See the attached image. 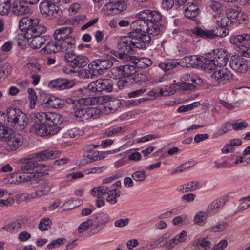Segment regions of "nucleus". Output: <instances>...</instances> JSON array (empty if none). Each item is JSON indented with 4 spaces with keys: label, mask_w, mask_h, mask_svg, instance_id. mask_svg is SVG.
<instances>
[{
    "label": "nucleus",
    "mask_w": 250,
    "mask_h": 250,
    "mask_svg": "<svg viewBox=\"0 0 250 250\" xmlns=\"http://www.w3.org/2000/svg\"><path fill=\"white\" fill-rule=\"evenodd\" d=\"M228 59V54L224 50L218 51L214 59L209 58L210 63L208 65V68H211V70H208V73L211 74V78L218 83L224 84L227 81L232 78L233 75L229 71L225 68H218L216 67L225 66Z\"/></svg>",
    "instance_id": "f03ea898"
},
{
    "label": "nucleus",
    "mask_w": 250,
    "mask_h": 250,
    "mask_svg": "<svg viewBox=\"0 0 250 250\" xmlns=\"http://www.w3.org/2000/svg\"><path fill=\"white\" fill-rule=\"evenodd\" d=\"M121 187V182L118 181L113 184L109 190L108 196L106 199V201L111 204H114L117 202V197L120 196V191L116 190L118 187Z\"/></svg>",
    "instance_id": "6ab92c4d"
},
{
    "label": "nucleus",
    "mask_w": 250,
    "mask_h": 250,
    "mask_svg": "<svg viewBox=\"0 0 250 250\" xmlns=\"http://www.w3.org/2000/svg\"><path fill=\"white\" fill-rule=\"evenodd\" d=\"M32 131L41 136L56 134L59 131L58 125L62 121V117L53 112H37L33 114Z\"/></svg>",
    "instance_id": "f257e3e1"
},
{
    "label": "nucleus",
    "mask_w": 250,
    "mask_h": 250,
    "mask_svg": "<svg viewBox=\"0 0 250 250\" xmlns=\"http://www.w3.org/2000/svg\"><path fill=\"white\" fill-rule=\"evenodd\" d=\"M226 13L227 17L230 21H232V22L234 20H235L236 21H240V15L241 14V13L237 10L232 8H229L226 10Z\"/></svg>",
    "instance_id": "58836bf2"
},
{
    "label": "nucleus",
    "mask_w": 250,
    "mask_h": 250,
    "mask_svg": "<svg viewBox=\"0 0 250 250\" xmlns=\"http://www.w3.org/2000/svg\"><path fill=\"white\" fill-rule=\"evenodd\" d=\"M57 151L45 150L33 154L37 161H44L49 159H54L59 155Z\"/></svg>",
    "instance_id": "a211bd4d"
},
{
    "label": "nucleus",
    "mask_w": 250,
    "mask_h": 250,
    "mask_svg": "<svg viewBox=\"0 0 250 250\" xmlns=\"http://www.w3.org/2000/svg\"><path fill=\"white\" fill-rule=\"evenodd\" d=\"M96 110L92 107L78 109L72 114L76 118L81 119L82 121L87 120L89 119H95L98 116L96 114Z\"/></svg>",
    "instance_id": "dca6fc26"
},
{
    "label": "nucleus",
    "mask_w": 250,
    "mask_h": 250,
    "mask_svg": "<svg viewBox=\"0 0 250 250\" xmlns=\"http://www.w3.org/2000/svg\"><path fill=\"white\" fill-rule=\"evenodd\" d=\"M7 124L18 130H22L27 125L28 119L20 110L11 107L7 109Z\"/></svg>",
    "instance_id": "0eeeda50"
},
{
    "label": "nucleus",
    "mask_w": 250,
    "mask_h": 250,
    "mask_svg": "<svg viewBox=\"0 0 250 250\" xmlns=\"http://www.w3.org/2000/svg\"><path fill=\"white\" fill-rule=\"evenodd\" d=\"M229 65L233 70L241 73H245L249 68L247 61L241 56H232L230 60Z\"/></svg>",
    "instance_id": "4468645a"
},
{
    "label": "nucleus",
    "mask_w": 250,
    "mask_h": 250,
    "mask_svg": "<svg viewBox=\"0 0 250 250\" xmlns=\"http://www.w3.org/2000/svg\"><path fill=\"white\" fill-rule=\"evenodd\" d=\"M176 86L174 84H171L170 86H166L164 89L160 88L161 96H166L167 95H172L175 93L176 91Z\"/></svg>",
    "instance_id": "49530a36"
},
{
    "label": "nucleus",
    "mask_w": 250,
    "mask_h": 250,
    "mask_svg": "<svg viewBox=\"0 0 250 250\" xmlns=\"http://www.w3.org/2000/svg\"><path fill=\"white\" fill-rule=\"evenodd\" d=\"M93 221L89 219L81 224L78 227V230L79 233H82L86 230L90 226H92Z\"/></svg>",
    "instance_id": "13d9d810"
},
{
    "label": "nucleus",
    "mask_w": 250,
    "mask_h": 250,
    "mask_svg": "<svg viewBox=\"0 0 250 250\" xmlns=\"http://www.w3.org/2000/svg\"><path fill=\"white\" fill-rule=\"evenodd\" d=\"M199 186V183L197 181H191L187 184L182 185L178 187V191L182 193H187L197 190Z\"/></svg>",
    "instance_id": "c756f323"
},
{
    "label": "nucleus",
    "mask_w": 250,
    "mask_h": 250,
    "mask_svg": "<svg viewBox=\"0 0 250 250\" xmlns=\"http://www.w3.org/2000/svg\"><path fill=\"white\" fill-rule=\"evenodd\" d=\"M12 67L8 63H0V81H3L11 73Z\"/></svg>",
    "instance_id": "72a5a7b5"
},
{
    "label": "nucleus",
    "mask_w": 250,
    "mask_h": 250,
    "mask_svg": "<svg viewBox=\"0 0 250 250\" xmlns=\"http://www.w3.org/2000/svg\"><path fill=\"white\" fill-rule=\"evenodd\" d=\"M15 0H0V14L7 15L11 10L12 2Z\"/></svg>",
    "instance_id": "473e14b6"
},
{
    "label": "nucleus",
    "mask_w": 250,
    "mask_h": 250,
    "mask_svg": "<svg viewBox=\"0 0 250 250\" xmlns=\"http://www.w3.org/2000/svg\"><path fill=\"white\" fill-rule=\"evenodd\" d=\"M183 59L186 62L187 65L188 64L192 67H201L208 73V70H211V68H208V65L209 64L208 63H210L208 57L190 55L185 57Z\"/></svg>",
    "instance_id": "9b49d317"
},
{
    "label": "nucleus",
    "mask_w": 250,
    "mask_h": 250,
    "mask_svg": "<svg viewBox=\"0 0 250 250\" xmlns=\"http://www.w3.org/2000/svg\"><path fill=\"white\" fill-rule=\"evenodd\" d=\"M138 19L131 24V28L134 31L133 34L144 32L146 30L150 21L159 22L162 20L161 14L156 11L148 9L143 10L138 13Z\"/></svg>",
    "instance_id": "7ed1b4c3"
},
{
    "label": "nucleus",
    "mask_w": 250,
    "mask_h": 250,
    "mask_svg": "<svg viewBox=\"0 0 250 250\" xmlns=\"http://www.w3.org/2000/svg\"><path fill=\"white\" fill-rule=\"evenodd\" d=\"M250 40V35L244 34L238 35L230 39V42L233 44L240 48V50L244 53H249V46L247 43Z\"/></svg>",
    "instance_id": "2eb2a0df"
},
{
    "label": "nucleus",
    "mask_w": 250,
    "mask_h": 250,
    "mask_svg": "<svg viewBox=\"0 0 250 250\" xmlns=\"http://www.w3.org/2000/svg\"><path fill=\"white\" fill-rule=\"evenodd\" d=\"M109 188L105 187H99L94 188L91 191V194L94 196H97L98 198H100L102 196L109 193Z\"/></svg>",
    "instance_id": "ea45409f"
},
{
    "label": "nucleus",
    "mask_w": 250,
    "mask_h": 250,
    "mask_svg": "<svg viewBox=\"0 0 250 250\" xmlns=\"http://www.w3.org/2000/svg\"><path fill=\"white\" fill-rule=\"evenodd\" d=\"M10 137V139H7V144L12 150L17 149L23 143V137L20 134H17Z\"/></svg>",
    "instance_id": "5701e85b"
},
{
    "label": "nucleus",
    "mask_w": 250,
    "mask_h": 250,
    "mask_svg": "<svg viewBox=\"0 0 250 250\" xmlns=\"http://www.w3.org/2000/svg\"><path fill=\"white\" fill-rule=\"evenodd\" d=\"M28 92L29 94V99L30 100L29 107L31 109H33L35 106L37 97L33 88H28Z\"/></svg>",
    "instance_id": "de8ad7c7"
},
{
    "label": "nucleus",
    "mask_w": 250,
    "mask_h": 250,
    "mask_svg": "<svg viewBox=\"0 0 250 250\" xmlns=\"http://www.w3.org/2000/svg\"><path fill=\"white\" fill-rule=\"evenodd\" d=\"M211 243L210 241L207 240L206 238H202L198 239L195 244V246H201L205 249L210 248Z\"/></svg>",
    "instance_id": "bf43d9fd"
},
{
    "label": "nucleus",
    "mask_w": 250,
    "mask_h": 250,
    "mask_svg": "<svg viewBox=\"0 0 250 250\" xmlns=\"http://www.w3.org/2000/svg\"><path fill=\"white\" fill-rule=\"evenodd\" d=\"M222 21L217 24L219 28L217 27L216 32L215 30H203L196 27L191 29V33L198 37L205 39H213L217 37H225L229 33V30L225 27L231 26L232 21H230L227 17H223Z\"/></svg>",
    "instance_id": "423d86ee"
},
{
    "label": "nucleus",
    "mask_w": 250,
    "mask_h": 250,
    "mask_svg": "<svg viewBox=\"0 0 250 250\" xmlns=\"http://www.w3.org/2000/svg\"><path fill=\"white\" fill-rule=\"evenodd\" d=\"M41 173H26L19 176L20 182L30 181L32 187L40 186V189L36 191V195L42 196L47 194L53 187V184L48 180L41 178Z\"/></svg>",
    "instance_id": "20e7f679"
},
{
    "label": "nucleus",
    "mask_w": 250,
    "mask_h": 250,
    "mask_svg": "<svg viewBox=\"0 0 250 250\" xmlns=\"http://www.w3.org/2000/svg\"><path fill=\"white\" fill-rule=\"evenodd\" d=\"M75 84V83L73 80L62 79L61 85L60 90L70 88L73 87Z\"/></svg>",
    "instance_id": "6e6d98bb"
},
{
    "label": "nucleus",
    "mask_w": 250,
    "mask_h": 250,
    "mask_svg": "<svg viewBox=\"0 0 250 250\" xmlns=\"http://www.w3.org/2000/svg\"><path fill=\"white\" fill-rule=\"evenodd\" d=\"M155 21H150L146 30V33L153 36L159 35L161 32L163 27L161 24H158Z\"/></svg>",
    "instance_id": "2f4dec72"
},
{
    "label": "nucleus",
    "mask_w": 250,
    "mask_h": 250,
    "mask_svg": "<svg viewBox=\"0 0 250 250\" xmlns=\"http://www.w3.org/2000/svg\"><path fill=\"white\" fill-rule=\"evenodd\" d=\"M110 72L114 79H120L124 77L122 66L112 68Z\"/></svg>",
    "instance_id": "603ef678"
},
{
    "label": "nucleus",
    "mask_w": 250,
    "mask_h": 250,
    "mask_svg": "<svg viewBox=\"0 0 250 250\" xmlns=\"http://www.w3.org/2000/svg\"><path fill=\"white\" fill-rule=\"evenodd\" d=\"M132 62L137 68H145L152 63V61L148 58H135Z\"/></svg>",
    "instance_id": "f704fd0d"
},
{
    "label": "nucleus",
    "mask_w": 250,
    "mask_h": 250,
    "mask_svg": "<svg viewBox=\"0 0 250 250\" xmlns=\"http://www.w3.org/2000/svg\"><path fill=\"white\" fill-rule=\"evenodd\" d=\"M122 71L124 77H129L136 74L137 68L134 63L122 65Z\"/></svg>",
    "instance_id": "c9c22d12"
},
{
    "label": "nucleus",
    "mask_w": 250,
    "mask_h": 250,
    "mask_svg": "<svg viewBox=\"0 0 250 250\" xmlns=\"http://www.w3.org/2000/svg\"><path fill=\"white\" fill-rule=\"evenodd\" d=\"M179 63H175L173 62H164L159 63V67L165 71H167L174 68Z\"/></svg>",
    "instance_id": "09e8293b"
},
{
    "label": "nucleus",
    "mask_w": 250,
    "mask_h": 250,
    "mask_svg": "<svg viewBox=\"0 0 250 250\" xmlns=\"http://www.w3.org/2000/svg\"><path fill=\"white\" fill-rule=\"evenodd\" d=\"M12 132L11 129L3 125L1 131L0 132V138L5 139L6 140L10 138Z\"/></svg>",
    "instance_id": "4d7b16f0"
},
{
    "label": "nucleus",
    "mask_w": 250,
    "mask_h": 250,
    "mask_svg": "<svg viewBox=\"0 0 250 250\" xmlns=\"http://www.w3.org/2000/svg\"><path fill=\"white\" fill-rule=\"evenodd\" d=\"M39 10L41 14L48 19L59 18L62 14V10L49 0H42L39 4Z\"/></svg>",
    "instance_id": "6e6552de"
},
{
    "label": "nucleus",
    "mask_w": 250,
    "mask_h": 250,
    "mask_svg": "<svg viewBox=\"0 0 250 250\" xmlns=\"http://www.w3.org/2000/svg\"><path fill=\"white\" fill-rule=\"evenodd\" d=\"M146 91V89L145 88H142V89H138V90H135L133 92L128 93V97L129 98L137 97L142 95V94L144 93Z\"/></svg>",
    "instance_id": "0e129e2a"
},
{
    "label": "nucleus",
    "mask_w": 250,
    "mask_h": 250,
    "mask_svg": "<svg viewBox=\"0 0 250 250\" xmlns=\"http://www.w3.org/2000/svg\"><path fill=\"white\" fill-rule=\"evenodd\" d=\"M95 222L96 223V227L100 226L103 224L106 223L109 219L108 214L104 213V212L100 213L98 216L95 217Z\"/></svg>",
    "instance_id": "a19ab883"
},
{
    "label": "nucleus",
    "mask_w": 250,
    "mask_h": 250,
    "mask_svg": "<svg viewBox=\"0 0 250 250\" xmlns=\"http://www.w3.org/2000/svg\"><path fill=\"white\" fill-rule=\"evenodd\" d=\"M73 30L71 27H62L56 29L53 34L55 41L59 42L73 39L71 34Z\"/></svg>",
    "instance_id": "f3484780"
},
{
    "label": "nucleus",
    "mask_w": 250,
    "mask_h": 250,
    "mask_svg": "<svg viewBox=\"0 0 250 250\" xmlns=\"http://www.w3.org/2000/svg\"><path fill=\"white\" fill-rule=\"evenodd\" d=\"M64 51L65 52L64 54L65 61L66 62H69L70 60L75 57L76 54L74 52L73 49L67 50Z\"/></svg>",
    "instance_id": "338daca9"
},
{
    "label": "nucleus",
    "mask_w": 250,
    "mask_h": 250,
    "mask_svg": "<svg viewBox=\"0 0 250 250\" xmlns=\"http://www.w3.org/2000/svg\"><path fill=\"white\" fill-rule=\"evenodd\" d=\"M20 30L24 31V37L30 39L33 35L42 36L46 32V27L40 22L38 19H32L29 17L22 18L19 21Z\"/></svg>",
    "instance_id": "39448f33"
},
{
    "label": "nucleus",
    "mask_w": 250,
    "mask_h": 250,
    "mask_svg": "<svg viewBox=\"0 0 250 250\" xmlns=\"http://www.w3.org/2000/svg\"><path fill=\"white\" fill-rule=\"evenodd\" d=\"M11 11L15 15L21 16L28 13L29 9L19 0H15L14 2H12Z\"/></svg>",
    "instance_id": "412c9836"
},
{
    "label": "nucleus",
    "mask_w": 250,
    "mask_h": 250,
    "mask_svg": "<svg viewBox=\"0 0 250 250\" xmlns=\"http://www.w3.org/2000/svg\"><path fill=\"white\" fill-rule=\"evenodd\" d=\"M113 81L109 79H99L90 82L88 86L87 89L93 92H111L113 90Z\"/></svg>",
    "instance_id": "1a4fd4ad"
},
{
    "label": "nucleus",
    "mask_w": 250,
    "mask_h": 250,
    "mask_svg": "<svg viewBox=\"0 0 250 250\" xmlns=\"http://www.w3.org/2000/svg\"><path fill=\"white\" fill-rule=\"evenodd\" d=\"M132 177L136 181H143L146 178V171L145 170H140L134 172L132 174Z\"/></svg>",
    "instance_id": "5fc2aeb1"
},
{
    "label": "nucleus",
    "mask_w": 250,
    "mask_h": 250,
    "mask_svg": "<svg viewBox=\"0 0 250 250\" xmlns=\"http://www.w3.org/2000/svg\"><path fill=\"white\" fill-rule=\"evenodd\" d=\"M51 221L49 218L42 219L39 223V228L41 231L48 230L51 227Z\"/></svg>",
    "instance_id": "8fccbe9b"
},
{
    "label": "nucleus",
    "mask_w": 250,
    "mask_h": 250,
    "mask_svg": "<svg viewBox=\"0 0 250 250\" xmlns=\"http://www.w3.org/2000/svg\"><path fill=\"white\" fill-rule=\"evenodd\" d=\"M105 100H107L105 107L110 111H116L121 105V101L119 99L110 96H106Z\"/></svg>",
    "instance_id": "cd10ccee"
},
{
    "label": "nucleus",
    "mask_w": 250,
    "mask_h": 250,
    "mask_svg": "<svg viewBox=\"0 0 250 250\" xmlns=\"http://www.w3.org/2000/svg\"><path fill=\"white\" fill-rule=\"evenodd\" d=\"M199 14V8L194 2H188V7L185 9V15L188 18L197 17Z\"/></svg>",
    "instance_id": "393cba45"
},
{
    "label": "nucleus",
    "mask_w": 250,
    "mask_h": 250,
    "mask_svg": "<svg viewBox=\"0 0 250 250\" xmlns=\"http://www.w3.org/2000/svg\"><path fill=\"white\" fill-rule=\"evenodd\" d=\"M107 6L120 13L126 9L127 4L125 0H109Z\"/></svg>",
    "instance_id": "b1692460"
},
{
    "label": "nucleus",
    "mask_w": 250,
    "mask_h": 250,
    "mask_svg": "<svg viewBox=\"0 0 250 250\" xmlns=\"http://www.w3.org/2000/svg\"><path fill=\"white\" fill-rule=\"evenodd\" d=\"M225 204L223 199H218L213 201L208 207L207 211L209 214H213L219 211Z\"/></svg>",
    "instance_id": "c85d7f7f"
},
{
    "label": "nucleus",
    "mask_w": 250,
    "mask_h": 250,
    "mask_svg": "<svg viewBox=\"0 0 250 250\" xmlns=\"http://www.w3.org/2000/svg\"><path fill=\"white\" fill-rule=\"evenodd\" d=\"M174 3V0H163L162 5L164 9L169 10L172 8Z\"/></svg>",
    "instance_id": "774afa93"
},
{
    "label": "nucleus",
    "mask_w": 250,
    "mask_h": 250,
    "mask_svg": "<svg viewBox=\"0 0 250 250\" xmlns=\"http://www.w3.org/2000/svg\"><path fill=\"white\" fill-rule=\"evenodd\" d=\"M130 41L129 37L122 38L117 45V48L121 51V52H116L114 54L116 57L124 60L127 58L128 54H132L134 50L133 47L131 46Z\"/></svg>",
    "instance_id": "f8f14e48"
},
{
    "label": "nucleus",
    "mask_w": 250,
    "mask_h": 250,
    "mask_svg": "<svg viewBox=\"0 0 250 250\" xmlns=\"http://www.w3.org/2000/svg\"><path fill=\"white\" fill-rule=\"evenodd\" d=\"M14 203V200L12 197H9L6 199L0 200V206H9L13 205Z\"/></svg>",
    "instance_id": "69168bd1"
},
{
    "label": "nucleus",
    "mask_w": 250,
    "mask_h": 250,
    "mask_svg": "<svg viewBox=\"0 0 250 250\" xmlns=\"http://www.w3.org/2000/svg\"><path fill=\"white\" fill-rule=\"evenodd\" d=\"M228 246V242L226 239L222 240L219 243L215 244L213 249L215 250H223Z\"/></svg>",
    "instance_id": "e2e57ef3"
},
{
    "label": "nucleus",
    "mask_w": 250,
    "mask_h": 250,
    "mask_svg": "<svg viewBox=\"0 0 250 250\" xmlns=\"http://www.w3.org/2000/svg\"><path fill=\"white\" fill-rule=\"evenodd\" d=\"M37 162L33 154L22 158L21 159L22 165L20 166L18 172H22L21 175L26 173H35L34 171H38V167H40Z\"/></svg>",
    "instance_id": "9d476101"
},
{
    "label": "nucleus",
    "mask_w": 250,
    "mask_h": 250,
    "mask_svg": "<svg viewBox=\"0 0 250 250\" xmlns=\"http://www.w3.org/2000/svg\"><path fill=\"white\" fill-rule=\"evenodd\" d=\"M88 69H82L78 72V75L83 79H93L98 75L95 73V69L93 68H89L88 66Z\"/></svg>",
    "instance_id": "e433bc0d"
},
{
    "label": "nucleus",
    "mask_w": 250,
    "mask_h": 250,
    "mask_svg": "<svg viewBox=\"0 0 250 250\" xmlns=\"http://www.w3.org/2000/svg\"><path fill=\"white\" fill-rule=\"evenodd\" d=\"M75 40L71 39L69 40H64L60 42L61 51H64L67 50L74 49L75 48Z\"/></svg>",
    "instance_id": "37998d69"
},
{
    "label": "nucleus",
    "mask_w": 250,
    "mask_h": 250,
    "mask_svg": "<svg viewBox=\"0 0 250 250\" xmlns=\"http://www.w3.org/2000/svg\"><path fill=\"white\" fill-rule=\"evenodd\" d=\"M140 35V33L133 34L132 32H131V36L129 37L130 41L134 52L136 50V49H142L146 47V45L143 42L142 38Z\"/></svg>",
    "instance_id": "4be33fe9"
},
{
    "label": "nucleus",
    "mask_w": 250,
    "mask_h": 250,
    "mask_svg": "<svg viewBox=\"0 0 250 250\" xmlns=\"http://www.w3.org/2000/svg\"><path fill=\"white\" fill-rule=\"evenodd\" d=\"M186 236L187 232L184 230L182 231L179 235H177L167 244V248L168 250L171 249L175 245L178 244L179 243L183 242L186 240Z\"/></svg>",
    "instance_id": "7c9ffc66"
},
{
    "label": "nucleus",
    "mask_w": 250,
    "mask_h": 250,
    "mask_svg": "<svg viewBox=\"0 0 250 250\" xmlns=\"http://www.w3.org/2000/svg\"><path fill=\"white\" fill-rule=\"evenodd\" d=\"M177 86H178L179 88V89H181L182 90H193L194 89L195 86L190 84L189 83H177Z\"/></svg>",
    "instance_id": "052dcab7"
},
{
    "label": "nucleus",
    "mask_w": 250,
    "mask_h": 250,
    "mask_svg": "<svg viewBox=\"0 0 250 250\" xmlns=\"http://www.w3.org/2000/svg\"><path fill=\"white\" fill-rule=\"evenodd\" d=\"M62 79H57L50 81L48 85L51 88L57 87L58 90H60L61 85Z\"/></svg>",
    "instance_id": "680f3d73"
},
{
    "label": "nucleus",
    "mask_w": 250,
    "mask_h": 250,
    "mask_svg": "<svg viewBox=\"0 0 250 250\" xmlns=\"http://www.w3.org/2000/svg\"><path fill=\"white\" fill-rule=\"evenodd\" d=\"M125 131L126 127L125 126H118L111 129H108L106 130L104 132V134L107 137H110L116 134L124 133Z\"/></svg>",
    "instance_id": "c03bdc74"
},
{
    "label": "nucleus",
    "mask_w": 250,
    "mask_h": 250,
    "mask_svg": "<svg viewBox=\"0 0 250 250\" xmlns=\"http://www.w3.org/2000/svg\"><path fill=\"white\" fill-rule=\"evenodd\" d=\"M229 226L228 222L223 221L215 226L211 228V231L213 232H220L226 229Z\"/></svg>",
    "instance_id": "3c124183"
},
{
    "label": "nucleus",
    "mask_w": 250,
    "mask_h": 250,
    "mask_svg": "<svg viewBox=\"0 0 250 250\" xmlns=\"http://www.w3.org/2000/svg\"><path fill=\"white\" fill-rule=\"evenodd\" d=\"M208 213L207 212L199 211L196 213L194 217V222L200 226H204L206 224V220Z\"/></svg>",
    "instance_id": "4c0bfd02"
},
{
    "label": "nucleus",
    "mask_w": 250,
    "mask_h": 250,
    "mask_svg": "<svg viewBox=\"0 0 250 250\" xmlns=\"http://www.w3.org/2000/svg\"><path fill=\"white\" fill-rule=\"evenodd\" d=\"M75 40L71 39L69 40H64L60 42L61 51H64L67 50L74 49L75 48Z\"/></svg>",
    "instance_id": "79ce46f5"
},
{
    "label": "nucleus",
    "mask_w": 250,
    "mask_h": 250,
    "mask_svg": "<svg viewBox=\"0 0 250 250\" xmlns=\"http://www.w3.org/2000/svg\"><path fill=\"white\" fill-rule=\"evenodd\" d=\"M132 79L134 82L138 84H142L143 83L148 80L147 76L143 73L135 74L132 77Z\"/></svg>",
    "instance_id": "a18cd8bd"
},
{
    "label": "nucleus",
    "mask_w": 250,
    "mask_h": 250,
    "mask_svg": "<svg viewBox=\"0 0 250 250\" xmlns=\"http://www.w3.org/2000/svg\"><path fill=\"white\" fill-rule=\"evenodd\" d=\"M113 64V62L109 59L102 58L92 61L88 66L94 68L95 73L99 76L103 74L104 70L111 68Z\"/></svg>",
    "instance_id": "ddd939ff"
},
{
    "label": "nucleus",
    "mask_w": 250,
    "mask_h": 250,
    "mask_svg": "<svg viewBox=\"0 0 250 250\" xmlns=\"http://www.w3.org/2000/svg\"><path fill=\"white\" fill-rule=\"evenodd\" d=\"M48 104L55 108H59L62 107L63 103L58 98L50 99L47 102Z\"/></svg>",
    "instance_id": "864d4df0"
},
{
    "label": "nucleus",
    "mask_w": 250,
    "mask_h": 250,
    "mask_svg": "<svg viewBox=\"0 0 250 250\" xmlns=\"http://www.w3.org/2000/svg\"><path fill=\"white\" fill-rule=\"evenodd\" d=\"M30 39H32L30 42V47L34 49L40 48L42 45L45 43L46 41L49 40V36L45 35L43 36L33 35Z\"/></svg>",
    "instance_id": "aec40b11"
},
{
    "label": "nucleus",
    "mask_w": 250,
    "mask_h": 250,
    "mask_svg": "<svg viewBox=\"0 0 250 250\" xmlns=\"http://www.w3.org/2000/svg\"><path fill=\"white\" fill-rule=\"evenodd\" d=\"M45 46L41 49L42 52H46V53H55L61 51L60 42L58 41H47Z\"/></svg>",
    "instance_id": "a878e982"
},
{
    "label": "nucleus",
    "mask_w": 250,
    "mask_h": 250,
    "mask_svg": "<svg viewBox=\"0 0 250 250\" xmlns=\"http://www.w3.org/2000/svg\"><path fill=\"white\" fill-rule=\"evenodd\" d=\"M89 60L87 57L82 55H76L72 59L70 60V63L73 67H83L88 63Z\"/></svg>",
    "instance_id": "bb28decb"
}]
</instances>
